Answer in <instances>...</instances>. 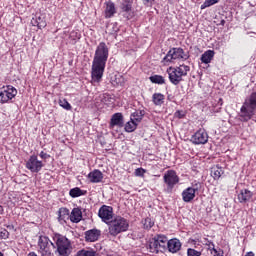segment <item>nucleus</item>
I'll return each instance as SVG.
<instances>
[{"instance_id": "39448f33", "label": "nucleus", "mask_w": 256, "mask_h": 256, "mask_svg": "<svg viewBox=\"0 0 256 256\" xmlns=\"http://www.w3.org/2000/svg\"><path fill=\"white\" fill-rule=\"evenodd\" d=\"M53 239L57 249L56 252L58 253L59 256L71 255V251H72L71 241H69L67 237L61 234H55Z\"/></svg>"}, {"instance_id": "c03bdc74", "label": "nucleus", "mask_w": 256, "mask_h": 256, "mask_svg": "<svg viewBox=\"0 0 256 256\" xmlns=\"http://www.w3.org/2000/svg\"><path fill=\"white\" fill-rule=\"evenodd\" d=\"M42 256H55V255H53L52 252H49L48 254H44V255H42Z\"/></svg>"}, {"instance_id": "f3484780", "label": "nucleus", "mask_w": 256, "mask_h": 256, "mask_svg": "<svg viewBox=\"0 0 256 256\" xmlns=\"http://www.w3.org/2000/svg\"><path fill=\"white\" fill-rule=\"evenodd\" d=\"M105 17L106 19H111L113 15L117 13V9L115 8V3L112 1L105 2Z\"/></svg>"}, {"instance_id": "9d476101", "label": "nucleus", "mask_w": 256, "mask_h": 256, "mask_svg": "<svg viewBox=\"0 0 256 256\" xmlns=\"http://www.w3.org/2000/svg\"><path fill=\"white\" fill-rule=\"evenodd\" d=\"M38 247H39V253L41 256L47 255L48 253H51V247H55L53 242L49 240V237L46 236H40L38 240Z\"/></svg>"}, {"instance_id": "e433bc0d", "label": "nucleus", "mask_w": 256, "mask_h": 256, "mask_svg": "<svg viewBox=\"0 0 256 256\" xmlns=\"http://www.w3.org/2000/svg\"><path fill=\"white\" fill-rule=\"evenodd\" d=\"M0 238L1 239H9V231L5 228L0 229Z\"/></svg>"}, {"instance_id": "2eb2a0df", "label": "nucleus", "mask_w": 256, "mask_h": 256, "mask_svg": "<svg viewBox=\"0 0 256 256\" xmlns=\"http://www.w3.org/2000/svg\"><path fill=\"white\" fill-rule=\"evenodd\" d=\"M88 179L90 183H101L103 181V172L100 170H93L88 174Z\"/></svg>"}, {"instance_id": "ea45409f", "label": "nucleus", "mask_w": 256, "mask_h": 256, "mask_svg": "<svg viewBox=\"0 0 256 256\" xmlns=\"http://www.w3.org/2000/svg\"><path fill=\"white\" fill-rule=\"evenodd\" d=\"M134 173H135L136 177H143V175H145L146 171L143 168H137Z\"/></svg>"}, {"instance_id": "9b49d317", "label": "nucleus", "mask_w": 256, "mask_h": 256, "mask_svg": "<svg viewBox=\"0 0 256 256\" xmlns=\"http://www.w3.org/2000/svg\"><path fill=\"white\" fill-rule=\"evenodd\" d=\"M26 169L31 171V173H39L43 169V162L39 161L36 155H32L26 162Z\"/></svg>"}, {"instance_id": "f257e3e1", "label": "nucleus", "mask_w": 256, "mask_h": 256, "mask_svg": "<svg viewBox=\"0 0 256 256\" xmlns=\"http://www.w3.org/2000/svg\"><path fill=\"white\" fill-rule=\"evenodd\" d=\"M107 59H109V48L105 42H101L95 51L94 59L92 62V81L99 83L103 79V73H105V65H107Z\"/></svg>"}, {"instance_id": "f8f14e48", "label": "nucleus", "mask_w": 256, "mask_h": 256, "mask_svg": "<svg viewBox=\"0 0 256 256\" xmlns=\"http://www.w3.org/2000/svg\"><path fill=\"white\" fill-rule=\"evenodd\" d=\"M194 145H205L209 141V135L205 129H199L191 138Z\"/></svg>"}, {"instance_id": "5701e85b", "label": "nucleus", "mask_w": 256, "mask_h": 256, "mask_svg": "<svg viewBox=\"0 0 256 256\" xmlns=\"http://www.w3.org/2000/svg\"><path fill=\"white\" fill-rule=\"evenodd\" d=\"M213 57H215V51L208 50L202 54L201 61L207 65L213 61Z\"/></svg>"}, {"instance_id": "4468645a", "label": "nucleus", "mask_w": 256, "mask_h": 256, "mask_svg": "<svg viewBox=\"0 0 256 256\" xmlns=\"http://www.w3.org/2000/svg\"><path fill=\"white\" fill-rule=\"evenodd\" d=\"M99 237H101V231L97 229H92L85 232V239L89 243H95Z\"/></svg>"}, {"instance_id": "de8ad7c7", "label": "nucleus", "mask_w": 256, "mask_h": 256, "mask_svg": "<svg viewBox=\"0 0 256 256\" xmlns=\"http://www.w3.org/2000/svg\"><path fill=\"white\" fill-rule=\"evenodd\" d=\"M225 23V20H222V24Z\"/></svg>"}, {"instance_id": "393cba45", "label": "nucleus", "mask_w": 256, "mask_h": 256, "mask_svg": "<svg viewBox=\"0 0 256 256\" xmlns=\"http://www.w3.org/2000/svg\"><path fill=\"white\" fill-rule=\"evenodd\" d=\"M32 25H37L38 29H45V27H47V22L45 21V18L38 16L36 19L32 20Z\"/></svg>"}, {"instance_id": "0eeeda50", "label": "nucleus", "mask_w": 256, "mask_h": 256, "mask_svg": "<svg viewBox=\"0 0 256 256\" xmlns=\"http://www.w3.org/2000/svg\"><path fill=\"white\" fill-rule=\"evenodd\" d=\"M201 189V182H194L192 185L182 192V199L184 203H191L195 199V195L199 193Z\"/></svg>"}, {"instance_id": "7ed1b4c3", "label": "nucleus", "mask_w": 256, "mask_h": 256, "mask_svg": "<svg viewBox=\"0 0 256 256\" xmlns=\"http://www.w3.org/2000/svg\"><path fill=\"white\" fill-rule=\"evenodd\" d=\"M129 229V221L121 216H115L108 224V235L117 237Z\"/></svg>"}, {"instance_id": "b1692460", "label": "nucleus", "mask_w": 256, "mask_h": 256, "mask_svg": "<svg viewBox=\"0 0 256 256\" xmlns=\"http://www.w3.org/2000/svg\"><path fill=\"white\" fill-rule=\"evenodd\" d=\"M152 101L154 105H157L158 107H161L163 103H165V95L161 93H154L152 96Z\"/></svg>"}, {"instance_id": "a878e982", "label": "nucleus", "mask_w": 256, "mask_h": 256, "mask_svg": "<svg viewBox=\"0 0 256 256\" xmlns=\"http://www.w3.org/2000/svg\"><path fill=\"white\" fill-rule=\"evenodd\" d=\"M223 168L219 167V166H216V167H213L211 169V176L213 177V179H215L216 181L218 179H221V175H223Z\"/></svg>"}, {"instance_id": "cd10ccee", "label": "nucleus", "mask_w": 256, "mask_h": 256, "mask_svg": "<svg viewBox=\"0 0 256 256\" xmlns=\"http://www.w3.org/2000/svg\"><path fill=\"white\" fill-rule=\"evenodd\" d=\"M139 124L137 122H135L134 120H130L129 122L126 123L125 125V131L127 133H133V131H135V129H137V126Z\"/></svg>"}, {"instance_id": "bb28decb", "label": "nucleus", "mask_w": 256, "mask_h": 256, "mask_svg": "<svg viewBox=\"0 0 256 256\" xmlns=\"http://www.w3.org/2000/svg\"><path fill=\"white\" fill-rule=\"evenodd\" d=\"M150 81L156 85H165V78L161 75L150 76Z\"/></svg>"}, {"instance_id": "58836bf2", "label": "nucleus", "mask_w": 256, "mask_h": 256, "mask_svg": "<svg viewBox=\"0 0 256 256\" xmlns=\"http://www.w3.org/2000/svg\"><path fill=\"white\" fill-rule=\"evenodd\" d=\"M174 117L176 119H183V117H185V111L183 110H178L174 113Z\"/></svg>"}, {"instance_id": "c85d7f7f", "label": "nucleus", "mask_w": 256, "mask_h": 256, "mask_svg": "<svg viewBox=\"0 0 256 256\" xmlns=\"http://www.w3.org/2000/svg\"><path fill=\"white\" fill-rule=\"evenodd\" d=\"M69 195H70V197H72L73 199H75V198H77V197H81L82 195H85V193L83 192V190H81V188L75 187V188H72V189L69 191Z\"/></svg>"}, {"instance_id": "2f4dec72", "label": "nucleus", "mask_w": 256, "mask_h": 256, "mask_svg": "<svg viewBox=\"0 0 256 256\" xmlns=\"http://www.w3.org/2000/svg\"><path fill=\"white\" fill-rule=\"evenodd\" d=\"M95 255H97V252H95V250L82 249L77 252V256H95Z\"/></svg>"}, {"instance_id": "4be33fe9", "label": "nucleus", "mask_w": 256, "mask_h": 256, "mask_svg": "<svg viewBox=\"0 0 256 256\" xmlns=\"http://www.w3.org/2000/svg\"><path fill=\"white\" fill-rule=\"evenodd\" d=\"M144 115H145L144 110H136L134 113L131 114L130 119H131V121H134L135 123H137L139 125V123H141V121H143Z\"/></svg>"}, {"instance_id": "79ce46f5", "label": "nucleus", "mask_w": 256, "mask_h": 256, "mask_svg": "<svg viewBox=\"0 0 256 256\" xmlns=\"http://www.w3.org/2000/svg\"><path fill=\"white\" fill-rule=\"evenodd\" d=\"M211 254L214 256H223V252L221 250H217L215 248L212 249Z\"/></svg>"}, {"instance_id": "ddd939ff", "label": "nucleus", "mask_w": 256, "mask_h": 256, "mask_svg": "<svg viewBox=\"0 0 256 256\" xmlns=\"http://www.w3.org/2000/svg\"><path fill=\"white\" fill-rule=\"evenodd\" d=\"M164 182L166 183V185H168V189H170L171 191L173 187H175V185L179 183V176H177V173L175 171L168 170L164 174Z\"/></svg>"}, {"instance_id": "c9c22d12", "label": "nucleus", "mask_w": 256, "mask_h": 256, "mask_svg": "<svg viewBox=\"0 0 256 256\" xmlns=\"http://www.w3.org/2000/svg\"><path fill=\"white\" fill-rule=\"evenodd\" d=\"M131 7H132L131 1L125 0V2L122 3V11H125L126 13H129V11H131Z\"/></svg>"}, {"instance_id": "412c9836", "label": "nucleus", "mask_w": 256, "mask_h": 256, "mask_svg": "<svg viewBox=\"0 0 256 256\" xmlns=\"http://www.w3.org/2000/svg\"><path fill=\"white\" fill-rule=\"evenodd\" d=\"M70 219L69 209L60 208L58 212V221L59 223H67V220Z\"/></svg>"}, {"instance_id": "72a5a7b5", "label": "nucleus", "mask_w": 256, "mask_h": 256, "mask_svg": "<svg viewBox=\"0 0 256 256\" xmlns=\"http://www.w3.org/2000/svg\"><path fill=\"white\" fill-rule=\"evenodd\" d=\"M142 225L145 229H151L155 225V222L151 218H146L142 221Z\"/></svg>"}, {"instance_id": "a211bd4d", "label": "nucleus", "mask_w": 256, "mask_h": 256, "mask_svg": "<svg viewBox=\"0 0 256 256\" xmlns=\"http://www.w3.org/2000/svg\"><path fill=\"white\" fill-rule=\"evenodd\" d=\"M83 219V212L79 208H74L70 214L72 223H79Z\"/></svg>"}, {"instance_id": "6ab92c4d", "label": "nucleus", "mask_w": 256, "mask_h": 256, "mask_svg": "<svg viewBox=\"0 0 256 256\" xmlns=\"http://www.w3.org/2000/svg\"><path fill=\"white\" fill-rule=\"evenodd\" d=\"M253 197V192L247 189L241 190L238 194V200L240 203H247Z\"/></svg>"}, {"instance_id": "dca6fc26", "label": "nucleus", "mask_w": 256, "mask_h": 256, "mask_svg": "<svg viewBox=\"0 0 256 256\" xmlns=\"http://www.w3.org/2000/svg\"><path fill=\"white\" fill-rule=\"evenodd\" d=\"M167 246L170 253H177V251L181 250V241L177 238L171 239L167 242Z\"/></svg>"}, {"instance_id": "c756f323", "label": "nucleus", "mask_w": 256, "mask_h": 256, "mask_svg": "<svg viewBox=\"0 0 256 256\" xmlns=\"http://www.w3.org/2000/svg\"><path fill=\"white\" fill-rule=\"evenodd\" d=\"M157 243H159V247L162 249H165V245L169 242L167 238L164 235H158L156 236Z\"/></svg>"}, {"instance_id": "49530a36", "label": "nucleus", "mask_w": 256, "mask_h": 256, "mask_svg": "<svg viewBox=\"0 0 256 256\" xmlns=\"http://www.w3.org/2000/svg\"><path fill=\"white\" fill-rule=\"evenodd\" d=\"M225 23V20H222V24Z\"/></svg>"}, {"instance_id": "4c0bfd02", "label": "nucleus", "mask_w": 256, "mask_h": 256, "mask_svg": "<svg viewBox=\"0 0 256 256\" xmlns=\"http://www.w3.org/2000/svg\"><path fill=\"white\" fill-rule=\"evenodd\" d=\"M187 255L188 256H201V252H199V251H197V250H195L193 248H189L187 250Z\"/></svg>"}, {"instance_id": "37998d69", "label": "nucleus", "mask_w": 256, "mask_h": 256, "mask_svg": "<svg viewBox=\"0 0 256 256\" xmlns=\"http://www.w3.org/2000/svg\"><path fill=\"white\" fill-rule=\"evenodd\" d=\"M40 157H41V159H47V158H49V155L47 153H45L44 151H41Z\"/></svg>"}, {"instance_id": "423d86ee", "label": "nucleus", "mask_w": 256, "mask_h": 256, "mask_svg": "<svg viewBox=\"0 0 256 256\" xmlns=\"http://www.w3.org/2000/svg\"><path fill=\"white\" fill-rule=\"evenodd\" d=\"M189 55L185 53L183 48H172L163 58V63H175V61H187Z\"/></svg>"}, {"instance_id": "6e6552de", "label": "nucleus", "mask_w": 256, "mask_h": 256, "mask_svg": "<svg viewBox=\"0 0 256 256\" xmlns=\"http://www.w3.org/2000/svg\"><path fill=\"white\" fill-rule=\"evenodd\" d=\"M17 97V89L11 85L0 88V103H9L11 99Z\"/></svg>"}, {"instance_id": "7c9ffc66", "label": "nucleus", "mask_w": 256, "mask_h": 256, "mask_svg": "<svg viewBox=\"0 0 256 256\" xmlns=\"http://www.w3.org/2000/svg\"><path fill=\"white\" fill-rule=\"evenodd\" d=\"M150 249L153 253H155V251L158 252L159 249H162L161 246H159V242H157L156 236L150 242Z\"/></svg>"}, {"instance_id": "a19ab883", "label": "nucleus", "mask_w": 256, "mask_h": 256, "mask_svg": "<svg viewBox=\"0 0 256 256\" xmlns=\"http://www.w3.org/2000/svg\"><path fill=\"white\" fill-rule=\"evenodd\" d=\"M142 3L146 7H153V3H155V0H142Z\"/></svg>"}, {"instance_id": "20e7f679", "label": "nucleus", "mask_w": 256, "mask_h": 256, "mask_svg": "<svg viewBox=\"0 0 256 256\" xmlns=\"http://www.w3.org/2000/svg\"><path fill=\"white\" fill-rule=\"evenodd\" d=\"M191 71V68L185 64H182L176 68H168L167 73L169 77V81L172 85H179L181 81H183V77H187V73Z\"/></svg>"}, {"instance_id": "a18cd8bd", "label": "nucleus", "mask_w": 256, "mask_h": 256, "mask_svg": "<svg viewBox=\"0 0 256 256\" xmlns=\"http://www.w3.org/2000/svg\"><path fill=\"white\" fill-rule=\"evenodd\" d=\"M76 33L75 32H71V35H75Z\"/></svg>"}, {"instance_id": "aec40b11", "label": "nucleus", "mask_w": 256, "mask_h": 256, "mask_svg": "<svg viewBox=\"0 0 256 256\" xmlns=\"http://www.w3.org/2000/svg\"><path fill=\"white\" fill-rule=\"evenodd\" d=\"M110 125L112 127H115V125L118 127H123V114L115 113L111 118Z\"/></svg>"}, {"instance_id": "f03ea898", "label": "nucleus", "mask_w": 256, "mask_h": 256, "mask_svg": "<svg viewBox=\"0 0 256 256\" xmlns=\"http://www.w3.org/2000/svg\"><path fill=\"white\" fill-rule=\"evenodd\" d=\"M256 110V92H253L243 103L240 109V121H249L255 115Z\"/></svg>"}, {"instance_id": "473e14b6", "label": "nucleus", "mask_w": 256, "mask_h": 256, "mask_svg": "<svg viewBox=\"0 0 256 256\" xmlns=\"http://www.w3.org/2000/svg\"><path fill=\"white\" fill-rule=\"evenodd\" d=\"M59 105L62 107V109H65L66 111H71L72 107L71 104L67 101V99H60Z\"/></svg>"}, {"instance_id": "f704fd0d", "label": "nucleus", "mask_w": 256, "mask_h": 256, "mask_svg": "<svg viewBox=\"0 0 256 256\" xmlns=\"http://www.w3.org/2000/svg\"><path fill=\"white\" fill-rule=\"evenodd\" d=\"M219 2V0H205V2L200 6V9H207V7H211Z\"/></svg>"}, {"instance_id": "1a4fd4ad", "label": "nucleus", "mask_w": 256, "mask_h": 256, "mask_svg": "<svg viewBox=\"0 0 256 256\" xmlns=\"http://www.w3.org/2000/svg\"><path fill=\"white\" fill-rule=\"evenodd\" d=\"M98 217H100L103 223H106V225H109L110 221L115 218L113 213V207L103 205L102 207H100L98 211Z\"/></svg>"}]
</instances>
